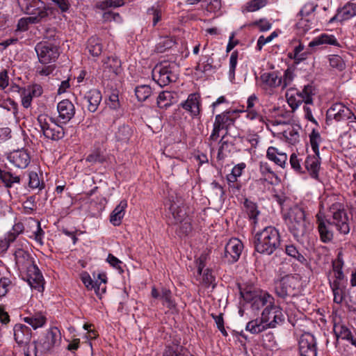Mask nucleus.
I'll list each match as a JSON object with an SVG mask.
<instances>
[{"instance_id":"nucleus-1","label":"nucleus","mask_w":356,"mask_h":356,"mask_svg":"<svg viewBox=\"0 0 356 356\" xmlns=\"http://www.w3.org/2000/svg\"><path fill=\"white\" fill-rule=\"evenodd\" d=\"M284 321V315L279 307L267 305L264 309L260 318L252 320L248 323L246 330L252 334H259L268 328H274Z\"/></svg>"},{"instance_id":"nucleus-2","label":"nucleus","mask_w":356,"mask_h":356,"mask_svg":"<svg viewBox=\"0 0 356 356\" xmlns=\"http://www.w3.org/2000/svg\"><path fill=\"white\" fill-rule=\"evenodd\" d=\"M255 250L261 254L270 255L280 245L279 231L273 226H268L257 232L254 238Z\"/></svg>"},{"instance_id":"nucleus-3","label":"nucleus","mask_w":356,"mask_h":356,"mask_svg":"<svg viewBox=\"0 0 356 356\" xmlns=\"http://www.w3.org/2000/svg\"><path fill=\"white\" fill-rule=\"evenodd\" d=\"M285 220L287 221L289 230L296 238H309L306 214L302 207L296 206L291 208L285 216Z\"/></svg>"},{"instance_id":"nucleus-4","label":"nucleus","mask_w":356,"mask_h":356,"mask_svg":"<svg viewBox=\"0 0 356 356\" xmlns=\"http://www.w3.org/2000/svg\"><path fill=\"white\" fill-rule=\"evenodd\" d=\"M179 65L175 62L164 60L152 70L153 79L161 87L175 82L178 79Z\"/></svg>"},{"instance_id":"nucleus-5","label":"nucleus","mask_w":356,"mask_h":356,"mask_svg":"<svg viewBox=\"0 0 356 356\" xmlns=\"http://www.w3.org/2000/svg\"><path fill=\"white\" fill-rule=\"evenodd\" d=\"M241 295L247 302L250 303L253 311H259L264 306L274 303V298L266 292L252 290L251 288L241 289Z\"/></svg>"},{"instance_id":"nucleus-6","label":"nucleus","mask_w":356,"mask_h":356,"mask_svg":"<svg viewBox=\"0 0 356 356\" xmlns=\"http://www.w3.org/2000/svg\"><path fill=\"white\" fill-rule=\"evenodd\" d=\"M20 10L26 15L47 21L51 10L41 0H17Z\"/></svg>"},{"instance_id":"nucleus-7","label":"nucleus","mask_w":356,"mask_h":356,"mask_svg":"<svg viewBox=\"0 0 356 356\" xmlns=\"http://www.w3.org/2000/svg\"><path fill=\"white\" fill-rule=\"evenodd\" d=\"M330 211L332 216V224L339 233L348 234L350 232V222L344 207L336 202L330 207Z\"/></svg>"},{"instance_id":"nucleus-8","label":"nucleus","mask_w":356,"mask_h":356,"mask_svg":"<svg viewBox=\"0 0 356 356\" xmlns=\"http://www.w3.org/2000/svg\"><path fill=\"white\" fill-rule=\"evenodd\" d=\"M332 120H349L350 122H356V116L344 104L337 102L333 104L326 112V123L329 124Z\"/></svg>"},{"instance_id":"nucleus-9","label":"nucleus","mask_w":356,"mask_h":356,"mask_svg":"<svg viewBox=\"0 0 356 356\" xmlns=\"http://www.w3.org/2000/svg\"><path fill=\"white\" fill-rule=\"evenodd\" d=\"M38 121L45 138L51 140H58L64 137L63 127L58 125L52 118L47 120L45 115H39Z\"/></svg>"},{"instance_id":"nucleus-10","label":"nucleus","mask_w":356,"mask_h":356,"mask_svg":"<svg viewBox=\"0 0 356 356\" xmlns=\"http://www.w3.org/2000/svg\"><path fill=\"white\" fill-rule=\"evenodd\" d=\"M298 284V278L297 276L291 275L284 276L275 281V293L280 298L284 299L288 296H293L296 293Z\"/></svg>"},{"instance_id":"nucleus-11","label":"nucleus","mask_w":356,"mask_h":356,"mask_svg":"<svg viewBox=\"0 0 356 356\" xmlns=\"http://www.w3.org/2000/svg\"><path fill=\"white\" fill-rule=\"evenodd\" d=\"M288 102L293 109L304 103L303 109L305 118L309 121H312V111L309 107L312 104V86L310 84L305 86L301 91L297 92V98L289 97Z\"/></svg>"},{"instance_id":"nucleus-12","label":"nucleus","mask_w":356,"mask_h":356,"mask_svg":"<svg viewBox=\"0 0 356 356\" xmlns=\"http://www.w3.org/2000/svg\"><path fill=\"white\" fill-rule=\"evenodd\" d=\"M39 61L47 64L55 61L59 56L58 49L56 44L49 42H40L35 47Z\"/></svg>"},{"instance_id":"nucleus-13","label":"nucleus","mask_w":356,"mask_h":356,"mask_svg":"<svg viewBox=\"0 0 356 356\" xmlns=\"http://www.w3.org/2000/svg\"><path fill=\"white\" fill-rule=\"evenodd\" d=\"M170 202L168 210L169 219L172 220L171 223L178 224L188 218L184 200L181 197L171 196Z\"/></svg>"},{"instance_id":"nucleus-14","label":"nucleus","mask_w":356,"mask_h":356,"mask_svg":"<svg viewBox=\"0 0 356 356\" xmlns=\"http://www.w3.org/2000/svg\"><path fill=\"white\" fill-rule=\"evenodd\" d=\"M243 248L242 242L238 238H231L225 247L224 256L228 262L234 263L238 261Z\"/></svg>"},{"instance_id":"nucleus-15","label":"nucleus","mask_w":356,"mask_h":356,"mask_svg":"<svg viewBox=\"0 0 356 356\" xmlns=\"http://www.w3.org/2000/svg\"><path fill=\"white\" fill-rule=\"evenodd\" d=\"M316 217L321 241L323 243L330 242L333 238L332 231L330 229L331 223L325 218V216L321 212L317 213Z\"/></svg>"},{"instance_id":"nucleus-16","label":"nucleus","mask_w":356,"mask_h":356,"mask_svg":"<svg viewBox=\"0 0 356 356\" xmlns=\"http://www.w3.org/2000/svg\"><path fill=\"white\" fill-rule=\"evenodd\" d=\"M58 118L63 123L68 122L75 114V106L69 99H63L57 105Z\"/></svg>"},{"instance_id":"nucleus-17","label":"nucleus","mask_w":356,"mask_h":356,"mask_svg":"<svg viewBox=\"0 0 356 356\" xmlns=\"http://www.w3.org/2000/svg\"><path fill=\"white\" fill-rule=\"evenodd\" d=\"M8 161L19 168H25L30 163V156L24 149H17L10 153L8 156Z\"/></svg>"},{"instance_id":"nucleus-18","label":"nucleus","mask_w":356,"mask_h":356,"mask_svg":"<svg viewBox=\"0 0 356 356\" xmlns=\"http://www.w3.org/2000/svg\"><path fill=\"white\" fill-rule=\"evenodd\" d=\"M15 341L19 346H28L31 339V330L25 325L16 324L13 328Z\"/></svg>"},{"instance_id":"nucleus-19","label":"nucleus","mask_w":356,"mask_h":356,"mask_svg":"<svg viewBox=\"0 0 356 356\" xmlns=\"http://www.w3.org/2000/svg\"><path fill=\"white\" fill-rule=\"evenodd\" d=\"M312 6L305 5L300 12V19L296 24L297 29L300 34H305L311 29V16Z\"/></svg>"},{"instance_id":"nucleus-20","label":"nucleus","mask_w":356,"mask_h":356,"mask_svg":"<svg viewBox=\"0 0 356 356\" xmlns=\"http://www.w3.org/2000/svg\"><path fill=\"white\" fill-rule=\"evenodd\" d=\"M28 271L29 276L28 281L30 286L38 291H42L44 289V279L37 266L32 264L28 268Z\"/></svg>"},{"instance_id":"nucleus-21","label":"nucleus","mask_w":356,"mask_h":356,"mask_svg":"<svg viewBox=\"0 0 356 356\" xmlns=\"http://www.w3.org/2000/svg\"><path fill=\"white\" fill-rule=\"evenodd\" d=\"M355 15L356 3L348 2L338 12L336 15L330 19L329 22L332 23L337 19L341 21L347 20Z\"/></svg>"},{"instance_id":"nucleus-22","label":"nucleus","mask_w":356,"mask_h":356,"mask_svg":"<svg viewBox=\"0 0 356 356\" xmlns=\"http://www.w3.org/2000/svg\"><path fill=\"white\" fill-rule=\"evenodd\" d=\"M184 109L191 113V115L197 116L200 114L199 97L196 94H191L188 99L181 104Z\"/></svg>"},{"instance_id":"nucleus-23","label":"nucleus","mask_w":356,"mask_h":356,"mask_svg":"<svg viewBox=\"0 0 356 356\" xmlns=\"http://www.w3.org/2000/svg\"><path fill=\"white\" fill-rule=\"evenodd\" d=\"M60 340V333L56 327L50 329L47 332L44 341L42 343V348L44 350L48 351L51 350L55 345H56Z\"/></svg>"},{"instance_id":"nucleus-24","label":"nucleus","mask_w":356,"mask_h":356,"mask_svg":"<svg viewBox=\"0 0 356 356\" xmlns=\"http://www.w3.org/2000/svg\"><path fill=\"white\" fill-rule=\"evenodd\" d=\"M88 104V110L90 112H95L102 101V94L96 89L88 91L85 97Z\"/></svg>"},{"instance_id":"nucleus-25","label":"nucleus","mask_w":356,"mask_h":356,"mask_svg":"<svg viewBox=\"0 0 356 356\" xmlns=\"http://www.w3.org/2000/svg\"><path fill=\"white\" fill-rule=\"evenodd\" d=\"M127 207V202L122 200L118 205L111 212L110 216V222L114 226H118L121 224L122 220L125 214V209Z\"/></svg>"},{"instance_id":"nucleus-26","label":"nucleus","mask_w":356,"mask_h":356,"mask_svg":"<svg viewBox=\"0 0 356 356\" xmlns=\"http://www.w3.org/2000/svg\"><path fill=\"white\" fill-rule=\"evenodd\" d=\"M261 80L266 87L272 88L282 86V77L275 72L264 73L261 75Z\"/></svg>"},{"instance_id":"nucleus-27","label":"nucleus","mask_w":356,"mask_h":356,"mask_svg":"<svg viewBox=\"0 0 356 356\" xmlns=\"http://www.w3.org/2000/svg\"><path fill=\"white\" fill-rule=\"evenodd\" d=\"M299 351L300 356H312V334L304 332L299 339Z\"/></svg>"},{"instance_id":"nucleus-28","label":"nucleus","mask_w":356,"mask_h":356,"mask_svg":"<svg viewBox=\"0 0 356 356\" xmlns=\"http://www.w3.org/2000/svg\"><path fill=\"white\" fill-rule=\"evenodd\" d=\"M132 129L127 124L120 125L115 133L116 140L121 143H127L132 135Z\"/></svg>"},{"instance_id":"nucleus-29","label":"nucleus","mask_w":356,"mask_h":356,"mask_svg":"<svg viewBox=\"0 0 356 356\" xmlns=\"http://www.w3.org/2000/svg\"><path fill=\"white\" fill-rule=\"evenodd\" d=\"M260 172L264 177V179L271 184L277 183V175L273 171L270 165L266 162L260 163Z\"/></svg>"},{"instance_id":"nucleus-30","label":"nucleus","mask_w":356,"mask_h":356,"mask_svg":"<svg viewBox=\"0 0 356 356\" xmlns=\"http://www.w3.org/2000/svg\"><path fill=\"white\" fill-rule=\"evenodd\" d=\"M102 44L101 40L97 37H91L87 44V49L92 56H99L102 51Z\"/></svg>"},{"instance_id":"nucleus-31","label":"nucleus","mask_w":356,"mask_h":356,"mask_svg":"<svg viewBox=\"0 0 356 356\" xmlns=\"http://www.w3.org/2000/svg\"><path fill=\"white\" fill-rule=\"evenodd\" d=\"M174 94L170 91H163L157 97V105L161 108H167L174 102Z\"/></svg>"},{"instance_id":"nucleus-32","label":"nucleus","mask_w":356,"mask_h":356,"mask_svg":"<svg viewBox=\"0 0 356 356\" xmlns=\"http://www.w3.org/2000/svg\"><path fill=\"white\" fill-rule=\"evenodd\" d=\"M15 259L17 265L27 267V268L29 265L31 266L33 264V262L31 260L30 254L23 249H18L15 251Z\"/></svg>"},{"instance_id":"nucleus-33","label":"nucleus","mask_w":356,"mask_h":356,"mask_svg":"<svg viewBox=\"0 0 356 356\" xmlns=\"http://www.w3.org/2000/svg\"><path fill=\"white\" fill-rule=\"evenodd\" d=\"M321 44H331L339 46V44L335 37L332 35L323 33L321 35L313 39V47Z\"/></svg>"},{"instance_id":"nucleus-34","label":"nucleus","mask_w":356,"mask_h":356,"mask_svg":"<svg viewBox=\"0 0 356 356\" xmlns=\"http://www.w3.org/2000/svg\"><path fill=\"white\" fill-rule=\"evenodd\" d=\"M24 321L35 330L38 327H42L44 325L46 322V318L42 314L38 313L33 316L25 317Z\"/></svg>"},{"instance_id":"nucleus-35","label":"nucleus","mask_w":356,"mask_h":356,"mask_svg":"<svg viewBox=\"0 0 356 356\" xmlns=\"http://www.w3.org/2000/svg\"><path fill=\"white\" fill-rule=\"evenodd\" d=\"M225 138L226 136L224 135L220 140V147L217 155L218 160L224 159L227 156V154L231 152V147L233 146V144L225 140Z\"/></svg>"},{"instance_id":"nucleus-36","label":"nucleus","mask_w":356,"mask_h":356,"mask_svg":"<svg viewBox=\"0 0 356 356\" xmlns=\"http://www.w3.org/2000/svg\"><path fill=\"white\" fill-rule=\"evenodd\" d=\"M42 22H45L44 20L41 19L40 18H38L37 17L31 16L21 18L17 23V30L21 31H25L28 30L29 25L30 24H38Z\"/></svg>"},{"instance_id":"nucleus-37","label":"nucleus","mask_w":356,"mask_h":356,"mask_svg":"<svg viewBox=\"0 0 356 356\" xmlns=\"http://www.w3.org/2000/svg\"><path fill=\"white\" fill-rule=\"evenodd\" d=\"M175 44V40L172 37L165 36L161 38L159 42L156 46V51L159 53H163L167 49L172 48Z\"/></svg>"},{"instance_id":"nucleus-38","label":"nucleus","mask_w":356,"mask_h":356,"mask_svg":"<svg viewBox=\"0 0 356 356\" xmlns=\"http://www.w3.org/2000/svg\"><path fill=\"white\" fill-rule=\"evenodd\" d=\"M135 94L138 101H145L152 94V88L148 85H141L135 89Z\"/></svg>"},{"instance_id":"nucleus-39","label":"nucleus","mask_w":356,"mask_h":356,"mask_svg":"<svg viewBox=\"0 0 356 356\" xmlns=\"http://www.w3.org/2000/svg\"><path fill=\"white\" fill-rule=\"evenodd\" d=\"M304 46L302 44H300L298 46L295 47L293 52L289 53V57L293 58L296 63H299L300 62L305 60L307 57L308 53L302 52Z\"/></svg>"},{"instance_id":"nucleus-40","label":"nucleus","mask_w":356,"mask_h":356,"mask_svg":"<svg viewBox=\"0 0 356 356\" xmlns=\"http://www.w3.org/2000/svg\"><path fill=\"white\" fill-rule=\"evenodd\" d=\"M334 332L337 338L341 337L343 339H347L352 334L350 330L343 324L335 323L334 325Z\"/></svg>"},{"instance_id":"nucleus-41","label":"nucleus","mask_w":356,"mask_h":356,"mask_svg":"<svg viewBox=\"0 0 356 356\" xmlns=\"http://www.w3.org/2000/svg\"><path fill=\"white\" fill-rule=\"evenodd\" d=\"M104 63L106 64L115 75L120 73L121 61L116 56L108 57L104 60Z\"/></svg>"},{"instance_id":"nucleus-42","label":"nucleus","mask_w":356,"mask_h":356,"mask_svg":"<svg viewBox=\"0 0 356 356\" xmlns=\"http://www.w3.org/2000/svg\"><path fill=\"white\" fill-rule=\"evenodd\" d=\"M283 136L286 140L291 144H294L298 141L299 134L298 131L293 127H289L283 131Z\"/></svg>"},{"instance_id":"nucleus-43","label":"nucleus","mask_w":356,"mask_h":356,"mask_svg":"<svg viewBox=\"0 0 356 356\" xmlns=\"http://www.w3.org/2000/svg\"><path fill=\"white\" fill-rule=\"evenodd\" d=\"M267 157L270 160L275 162V163H277V159L281 157V159H286L287 156L285 153L280 152L276 147H269L267 149L266 152Z\"/></svg>"},{"instance_id":"nucleus-44","label":"nucleus","mask_w":356,"mask_h":356,"mask_svg":"<svg viewBox=\"0 0 356 356\" xmlns=\"http://www.w3.org/2000/svg\"><path fill=\"white\" fill-rule=\"evenodd\" d=\"M244 204L247 209V213L249 218L252 219L254 222L256 223L257 216L259 214V211L257 209V206L254 202L248 201L247 200Z\"/></svg>"},{"instance_id":"nucleus-45","label":"nucleus","mask_w":356,"mask_h":356,"mask_svg":"<svg viewBox=\"0 0 356 356\" xmlns=\"http://www.w3.org/2000/svg\"><path fill=\"white\" fill-rule=\"evenodd\" d=\"M1 181L5 184L6 187L10 188L13 184L19 183L20 178L19 176H14L10 172H6V173H3Z\"/></svg>"},{"instance_id":"nucleus-46","label":"nucleus","mask_w":356,"mask_h":356,"mask_svg":"<svg viewBox=\"0 0 356 356\" xmlns=\"http://www.w3.org/2000/svg\"><path fill=\"white\" fill-rule=\"evenodd\" d=\"M215 120L224 127L226 130L234 122L233 119L229 116L228 113L218 114L216 116Z\"/></svg>"},{"instance_id":"nucleus-47","label":"nucleus","mask_w":356,"mask_h":356,"mask_svg":"<svg viewBox=\"0 0 356 356\" xmlns=\"http://www.w3.org/2000/svg\"><path fill=\"white\" fill-rule=\"evenodd\" d=\"M161 298L163 300L168 308L172 309L175 307V303L172 298V293L170 290L165 288L162 289Z\"/></svg>"},{"instance_id":"nucleus-48","label":"nucleus","mask_w":356,"mask_h":356,"mask_svg":"<svg viewBox=\"0 0 356 356\" xmlns=\"http://www.w3.org/2000/svg\"><path fill=\"white\" fill-rule=\"evenodd\" d=\"M267 0H251L247 3L248 12H254L266 6Z\"/></svg>"},{"instance_id":"nucleus-49","label":"nucleus","mask_w":356,"mask_h":356,"mask_svg":"<svg viewBox=\"0 0 356 356\" xmlns=\"http://www.w3.org/2000/svg\"><path fill=\"white\" fill-rule=\"evenodd\" d=\"M329 60L330 66L334 68H337L340 71L345 68V63L343 59L338 55L330 56Z\"/></svg>"},{"instance_id":"nucleus-50","label":"nucleus","mask_w":356,"mask_h":356,"mask_svg":"<svg viewBox=\"0 0 356 356\" xmlns=\"http://www.w3.org/2000/svg\"><path fill=\"white\" fill-rule=\"evenodd\" d=\"M238 52L237 51H234L230 56L229 58V77L231 79H234L235 76V70L237 65Z\"/></svg>"},{"instance_id":"nucleus-51","label":"nucleus","mask_w":356,"mask_h":356,"mask_svg":"<svg viewBox=\"0 0 356 356\" xmlns=\"http://www.w3.org/2000/svg\"><path fill=\"white\" fill-rule=\"evenodd\" d=\"M147 15L152 17L153 26H154L161 20V10L159 6H152L147 10Z\"/></svg>"},{"instance_id":"nucleus-52","label":"nucleus","mask_w":356,"mask_h":356,"mask_svg":"<svg viewBox=\"0 0 356 356\" xmlns=\"http://www.w3.org/2000/svg\"><path fill=\"white\" fill-rule=\"evenodd\" d=\"M105 161H106V157L103 154H102L101 152L98 150L89 154L88 156V157L86 158V161L92 163H102Z\"/></svg>"},{"instance_id":"nucleus-53","label":"nucleus","mask_w":356,"mask_h":356,"mask_svg":"<svg viewBox=\"0 0 356 356\" xmlns=\"http://www.w3.org/2000/svg\"><path fill=\"white\" fill-rule=\"evenodd\" d=\"M322 141V138L321 137V135L318 132L316 131L314 129H313V152L315 154L314 156H313V158H318L319 156V151H318V143Z\"/></svg>"},{"instance_id":"nucleus-54","label":"nucleus","mask_w":356,"mask_h":356,"mask_svg":"<svg viewBox=\"0 0 356 356\" xmlns=\"http://www.w3.org/2000/svg\"><path fill=\"white\" fill-rule=\"evenodd\" d=\"M277 37L276 31H273L268 37L265 38L264 35H261L257 40V49L261 50L263 46L268 42H270L275 38Z\"/></svg>"},{"instance_id":"nucleus-55","label":"nucleus","mask_w":356,"mask_h":356,"mask_svg":"<svg viewBox=\"0 0 356 356\" xmlns=\"http://www.w3.org/2000/svg\"><path fill=\"white\" fill-rule=\"evenodd\" d=\"M212 189V194L216 198L222 199L224 196L225 192L222 187L216 181L211 184Z\"/></svg>"},{"instance_id":"nucleus-56","label":"nucleus","mask_w":356,"mask_h":356,"mask_svg":"<svg viewBox=\"0 0 356 356\" xmlns=\"http://www.w3.org/2000/svg\"><path fill=\"white\" fill-rule=\"evenodd\" d=\"M11 281L7 277L0 279V297L4 296L8 291Z\"/></svg>"},{"instance_id":"nucleus-57","label":"nucleus","mask_w":356,"mask_h":356,"mask_svg":"<svg viewBox=\"0 0 356 356\" xmlns=\"http://www.w3.org/2000/svg\"><path fill=\"white\" fill-rule=\"evenodd\" d=\"M163 356H183L181 348L179 346H168L165 350Z\"/></svg>"},{"instance_id":"nucleus-58","label":"nucleus","mask_w":356,"mask_h":356,"mask_svg":"<svg viewBox=\"0 0 356 356\" xmlns=\"http://www.w3.org/2000/svg\"><path fill=\"white\" fill-rule=\"evenodd\" d=\"M124 5L123 0H106L102 3L101 8L105 9L110 7H120Z\"/></svg>"},{"instance_id":"nucleus-59","label":"nucleus","mask_w":356,"mask_h":356,"mask_svg":"<svg viewBox=\"0 0 356 356\" xmlns=\"http://www.w3.org/2000/svg\"><path fill=\"white\" fill-rule=\"evenodd\" d=\"M179 232L182 234L187 235L192 229L191 220L189 218L185 219L182 222H179Z\"/></svg>"},{"instance_id":"nucleus-60","label":"nucleus","mask_w":356,"mask_h":356,"mask_svg":"<svg viewBox=\"0 0 356 356\" xmlns=\"http://www.w3.org/2000/svg\"><path fill=\"white\" fill-rule=\"evenodd\" d=\"M293 79V72L290 69H287L284 72V77L282 79V88H286L288 85L291 83Z\"/></svg>"},{"instance_id":"nucleus-61","label":"nucleus","mask_w":356,"mask_h":356,"mask_svg":"<svg viewBox=\"0 0 356 356\" xmlns=\"http://www.w3.org/2000/svg\"><path fill=\"white\" fill-rule=\"evenodd\" d=\"M22 96V106L26 108H29L31 104V102H32V99H33V96L31 95V93H29V92H26V90L24 89Z\"/></svg>"},{"instance_id":"nucleus-62","label":"nucleus","mask_w":356,"mask_h":356,"mask_svg":"<svg viewBox=\"0 0 356 356\" xmlns=\"http://www.w3.org/2000/svg\"><path fill=\"white\" fill-rule=\"evenodd\" d=\"M29 185L31 188H36L40 186V179L36 172H31L29 173Z\"/></svg>"},{"instance_id":"nucleus-63","label":"nucleus","mask_w":356,"mask_h":356,"mask_svg":"<svg viewBox=\"0 0 356 356\" xmlns=\"http://www.w3.org/2000/svg\"><path fill=\"white\" fill-rule=\"evenodd\" d=\"M9 85V77L6 70L0 72V88L3 90Z\"/></svg>"},{"instance_id":"nucleus-64","label":"nucleus","mask_w":356,"mask_h":356,"mask_svg":"<svg viewBox=\"0 0 356 356\" xmlns=\"http://www.w3.org/2000/svg\"><path fill=\"white\" fill-rule=\"evenodd\" d=\"M3 107L7 108L8 111H11L14 115H16L17 113V104L11 99H8L4 102Z\"/></svg>"}]
</instances>
